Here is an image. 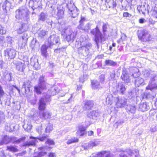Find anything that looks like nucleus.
Returning <instances> with one entry per match:
<instances>
[{
  "mask_svg": "<svg viewBox=\"0 0 157 157\" xmlns=\"http://www.w3.org/2000/svg\"><path fill=\"white\" fill-rule=\"evenodd\" d=\"M32 125L31 124L30 122H28L26 124L25 123L24 125H23V127L25 129L29 132L31 129Z\"/></svg>",
  "mask_w": 157,
  "mask_h": 157,
  "instance_id": "obj_41",
  "label": "nucleus"
},
{
  "mask_svg": "<svg viewBox=\"0 0 157 157\" xmlns=\"http://www.w3.org/2000/svg\"><path fill=\"white\" fill-rule=\"evenodd\" d=\"M85 20V18L83 17H82L81 20L79 21L80 24L78 26V27L80 30L84 31L85 32H88L90 29V24H87L85 26H83V22Z\"/></svg>",
  "mask_w": 157,
  "mask_h": 157,
  "instance_id": "obj_11",
  "label": "nucleus"
},
{
  "mask_svg": "<svg viewBox=\"0 0 157 157\" xmlns=\"http://www.w3.org/2000/svg\"><path fill=\"white\" fill-rule=\"evenodd\" d=\"M78 141V139L76 137H72L70 139L68 140L67 143V144H69L77 142Z\"/></svg>",
  "mask_w": 157,
  "mask_h": 157,
  "instance_id": "obj_43",
  "label": "nucleus"
},
{
  "mask_svg": "<svg viewBox=\"0 0 157 157\" xmlns=\"http://www.w3.org/2000/svg\"><path fill=\"white\" fill-rule=\"evenodd\" d=\"M118 157H127L124 153H121Z\"/></svg>",
  "mask_w": 157,
  "mask_h": 157,
  "instance_id": "obj_63",
  "label": "nucleus"
},
{
  "mask_svg": "<svg viewBox=\"0 0 157 157\" xmlns=\"http://www.w3.org/2000/svg\"><path fill=\"white\" fill-rule=\"evenodd\" d=\"M48 17V14L46 13L42 12L39 16V21H44Z\"/></svg>",
  "mask_w": 157,
  "mask_h": 157,
  "instance_id": "obj_33",
  "label": "nucleus"
},
{
  "mask_svg": "<svg viewBox=\"0 0 157 157\" xmlns=\"http://www.w3.org/2000/svg\"><path fill=\"white\" fill-rule=\"evenodd\" d=\"M29 3H33V7L34 8H37L41 6V2L39 0L30 1Z\"/></svg>",
  "mask_w": 157,
  "mask_h": 157,
  "instance_id": "obj_30",
  "label": "nucleus"
},
{
  "mask_svg": "<svg viewBox=\"0 0 157 157\" xmlns=\"http://www.w3.org/2000/svg\"><path fill=\"white\" fill-rule=\"evenodd\" d=\"M123 16L124 17H131L132 16V15L128 13V12H124L123 14Z\"/></svg>",
  "mask_w": 157,
  "mask_h": 157,
  "instance_id": "obj_56",
  "label": "nucleus"
},
{
  "mask_svg": "<svg viewBox=\"0 0 157 157\" xmlns=\"http://www.w3.org/2000/svg\"><path fill=\"white\" fill-rule=\"evenodd\" d=\"M130 71L132 74V75L133 77L137 78L139 76L140 73L139 70L136 67H132L130 68Z\"/></svg>",
  "mask_w": 157,
  "mask_h": 157,
  "instance_id": "obj_22",
  "label": "nucleus"
},
{
  "mask_svg": "<svg viewBox=\"0 0 157 157\" xmlns=\"http://www.w3.org/2000/svg\"><path fill=\"white\" fill-rule=\"evenodd\" d=\"M40 117L43 119H46L51 117L52 113L49 111L40 112Z\"/></svg>",
  "mask_w": 157,
  "mask_h": 157,
  "instance_id": "obj_20",
  "label": "nucleus"
},
{
  "mask_svg": "<svg viewBox=\"0 0 157 157\" xmlns=\"http://www.w3.org/2000/svg\"><path fill=\"white\" fill-rule=\"evenodd\" d=\"M6 78L7 80L9 81L12 80L13 78L12 74H7L6 76Z\"/></svg>",
  "mask_w": 157,
  "mask_h": 157,
  "instance_id": "obj_49",
  "label": "nucleus"
},
{
  "mask_svg": "<svg viewBox=\"0 0 157 157\" xmlns=\"http://www.w3.org/2000/svg\"><path fill=\"white\" fill-rule=\"evenodd\" d=\"M151 72L148 70H146L143 72L144 75L146 78L149 77L151 74Z\"/></svg>",
  "mask_w": 157,
  "mask_h": 157,
  "instance_id": "obj_47",
  "label": "nucleus"
},
{
  "mask_svg": "<svg viewBox=\"0 0 157 157\" xmlns=\"http://www.w3.org/2000/svg\"><path fill=\"white\" fill-rule=\"evenodd\" d=\"M108 27V25L107 24L103 23L102 26V29L103 30L104 32L106 31Z\"/></svg>",
  "mask_w": 157,
  "mask_h": 157,
  "instance_id": "obj_50",
  "label": "nucleus"
},
{
  "mask_svg": "<svg viewBox=\"0 0 157 157\" xmlns=\"http://www.w3.org/2000/svg\"><path fill=\"white\" fill-rule=\"evenodd\" d=\"M149 109V106L146 102L141 103L139 105V109L142 112L146 111Z\"/></svg>",
  "mask_w": 157,
  "mask_h": 157,
  "instance_id": "obj_21",
  "label": "nucleus"
},
{
  "mask_svg": "<svg viewBox=\"0 0 157 157\" xmlns=\"http://www.w3.org/2000/svg\"><path fill=\"white\" fill-rule=\"evenodd\" d=\"M126 109L127 110L130 112L132 113H134L136 108L135 106H133L131 105H128Z\"/></svg>",
  "mask_w": 157,
  "mask_h": 157,
  "instance_id": "obj_35",
  "label": "nucleus"
},
{
  "mask_svg": "<svg viewBox=\"0 0 157 157\" xmlns=\"http://www.w3.org/2000/svg\"><path fill=\"white\" fill-rule=\"evenodd\" d=\"M30 138L31 139H34V140H33V141L32 142H30V141L26 145H28V146L35 145V144L36 138L35 137H33V136H31V137H30Z\"/></svg>",
  "mask_w": 157,
  "mask_h": 157,
  "instance_id": "obj_46",
  "label": "nucleus"
},
{
  "mask_svg": "<svg viewBox=\"0 0 157 157\" xmlns=\"http://www.w3.org/2000/svg\"><path fill=\"white\" fill-rule=\"evenodd\" d=\"M126 90V88L125 86L122 83H118L117 90L120 92L122 94H123L124 91Z\"/></svg>",
  "mask_w": 157,
  "mask_h": 157,
  "instance_id": "obj_28",
  "label": "nucleus"
},
{
  "mask_svg": "<svg viewBox=\"0 0 157 157\" xmlns=\"http://www.w3.org/2000/svg\"><path fill=\"white\" fill-rule=\"evenodd\" d=\"M13 63L16 66V69L18 71L20 74H23L25 65L24 62H21L19 60L14 61Z\"/></svg>",
  "mask_w": 157,
  "mask_h": 157,
  "instance_id": "obj_7",
  "label": "nucleus"
},
{
  "mask_svg": "<svg viewBox=\"0 0 157 157\" xmlns=\"http://www.w3.org/2000/svg\"><path fill=\"white\" fill-rule=\"evenodd\" d=\"M46 144L48 145H54V141L50 139H48L47 141L46 142Z\"/></svg>",
  "mask_w": 157,
  "mask_h": 157,
  "instance_id": "obj_51",
  "label": "nucleus"
},
{
  "mask_svg": "<svg viewBox=\"0 0 157 157\" xmlns=\"http://www.w3.org/2000/svg\"><path fill=\"white\" fill-rule=\"evenodd\" d=\"M143 82L144 80L142 78H138L135 80V85L136 86H139L143 83Z\"/></svg>",
  "mask_w": 157,
  "mask_h": 157,
  "instance_id": "obj_39",
  "label": "nucleus"
},
{
  "mask_svg": "<svg viewBox=\"0 0 157 157\" xmlns=\"http://www.w3.org/2000/svg\"><path fill=\"white\" fill-rule=\"evenodd\" d=\"M57 92L58 91L55 88L52 87L47 92V95L46 96V98L48 99V98H50L51 95H56Z\"/></svg>",
  "mask_w": 157,
  "mask_h": 157,
  "instance_id": "obj_24",
  "label": "nucleus"
},
{
  "mask_svg": "<svg viewBox=\"0 0 157 157\" xmlns=\"http://www.w3.org/2000/svg\"><path fill=\"white\" fill-rule=\"evenodd\" d=\"M73 97V94H71L70 97V98L68 99V100L65 103H69L71 100V98Z\"/></svg>",
  "mask_w": 157,
  "mask_h": 157,
  "instance_id": "obj_62",
  "label": "nucleus"
},
{
  "mask_svg": "<svg viewBox=\"0 0 157 157\" xmlns=\"http://www.w3.org/2000/svg\"><path fill=\"white\" fill-rule=\"evenodd\" d=\"M91 84L93 88L96 89L100 87V86L99 82L97 80H93L91 82Z\"/></svg>",
  "mask_w": 157,
  "mask_h": 157,
  "instance_id": "obj_40",
  "label": "nucleus"
},
{
  "mask_svg": "<svg viewBox=\"0 0 157 157\" xmlns=\"http://www.w3.org/2000/svg\"><path fill=\"white\" fill-rule=\"evenodd\" d=\"M91 33L95 35V41L96 44L97 48L98 49L99 47L98 45V43L100 40H101L102 39V35L98 28V26H97L95 29H93L91 31Z\"/></svg>",
  "mask_w": 157,
  "mask_h": 157,
  "instance_id": "obj_6",
  "label": "nucleus"
},
{
  "mask_svg": "<svg viewBox=\"0 0 157 157\" xmlns=\"http://www.w3.org/2000/svg\"><path fill=\"white\" fill-rule=\"evenodd\" d=\"M105 64L107 66H114L117 65L116 62L113 61L110 59L106 60L105 62Z\"/></svg>",
  "mask_w": 157,
  "mask_h": 157,
  "instance_id": "obj_38",
  "label": "nucleus"
},
{
  "mask_svg": "<svg viewBox=\"0 0 157 157\" xmlns=\"http://www.w3.org/2000/svg\"><path fill=\"white\" fill-rule=\"evenodd\" d=\"M4 52L5 56L10 59L14 58L16 54V51L14 49L10 48L7 49Z\"/></svg>",
  "mask_w": 157,
  "mask_h": 157,
  "instance_id": "obj_10",
  "label": "nucleus"
},
{
  "mask_svg": "<svg viewBox=\"0 0 157 157\" xmlns=\"http://www.w3.org/2000/svg\"><path fill=\"white\" fill-rule=\"evenodd\" d=\"M113 98L112 95L109 94L106 98V104L107 105H111L112 103Z\"/></svg>",
  "mask_w": 157,
  "mask_h": 157,
  "instance_id": "obj_36",
  "label": "nucleus"
},
{
  "mask_svg": "<svg viewBox=\"0 0 157 157\" xmlns=\"http://www.w3.org/2000/svg\"><path fill=\"white\" fill-rule=\"evenodd\" d=\"M47 137H48V136L46 135H44V136H43L41 137H40V138H37L38 139L40 140L41 141H43V140H45L46 139H47Z\"/></svg>",
  "mask_w": 157,
  "mask_h": 157,
  "instance_id": "obj_55",
  "label": "nucleus"
},
{
  "mask_svg": "<svg viewBox=\"0 0 157 157\" xmlns=\"http://www.w3.org/2000/svg\"><path fill=\"white\" fill-rule=\"evenodd\" d=\"M145 21V20L144 18H141L139 20V22L140 23H143Z\"/></svg>",
  "mask_w": 157,
  "mask_h": 157,
  "instance_id": "obj_64",
  "label": "nucleus"
},
{
  "mask_svg": "<svg viewBox=\"0 0 157 157\" xmlns=\"http://www.w3.org/2000/svg\"><path fill=\"white\" fill-rule=\"evenodd\" d=\"M101 113L97 110H93L90 111L87 114V117L90 120H97L101 115Z\"/></svg>",
  "mask_w": 157,
  "mask_h": 157,
  "instance_id": "obj_9",
  "label": "nucleus"
},
{
  "mask_svg": "<svg viewBox=\"0 0 157 157\" xmlns=\"http://www.w3.org/2000/svg\"><path fill=\"white\" fill-rule=\"evenodd\" d=\"M53 128L52 125L50 123L48 124L46 128V132L47 133L49 132L52 130Z\"/></svg>",
  "mask_w": 157,
  "mask_h": 157,
  "instance_id": "obj_44",
  "label": "nucleus"
},
{
  "mask_svg": "<svg viewBox=\"0 0 157 157\" xmlns=\"http://www.w3.org/2000/svg\"><path fill=\"white\" fill-rule=\"evenodd\" d=\"M127 95L128 97L130 98L137 96L136 91L134 89H131L128 90Z\"/></svg>",
  "mask_w": 157,
  "mask_h": 157,
  "instance_id": "obj_27",
  "label": "nucleus"
},
{
  "mask_svg": "<svg viewBox=\"0 0 157 157\" xmlns=\"http://www.w3.org/2000/svg\"><path fill=\"white\" fill-rule=\"evenodd\" d=\"M94 103L92 101H86L83 106V109L85 110L91 109L94 106Z\"/></svg>",
  "mask_w": 157,
  "mask_h": 157,
  "instance_id": "obj_19",
  "label": "nucleus"
},
{
  "mask_svg": "<svg viewBox=\"0 0 157 157\" xmlns=\"http://www.w3.org/2000/svg\"><path fill=\"white\" fill-rule=\"evenodd\" d=\"M150 77L149 85L147 87V89L152 90L154 88H157V84L155 82V75L151 74Z\"/></svg>",
  "mask_w": 157,
  "mask_h": 157,
  "instance_id": "obj_12",
  "label": "nucleus"
},
{
  "mask_svg": "<svg viewBox=\"0 0 157 157\" xmlns=\"http://www.w3.org/2000/svg\"><path fill=\"white\" fill-rule=\"evenodd\" d=\"M28 29V25L26 24H22L20 27L17 30V33L21 34L23 32L26 31Z\"/></svg>",
  "mask_w": 157,
  "mask_h": 157,
  "instance_id": "obj_25",
  "label": "nucleus"
},
{
  "mask_svg": "<svg viewBox=\"0 0 157 157\" xmlns=\"http://www.w3.org/2000/svg\"><path fill=\"white\" fill-rule=\"evenodd\" d=\"M45 99L44 98H41L39 100V109L40 110H43L45 108L46 104Z\"/></svg>",
  "mask_w": 157,
  "mask_h": 157,
  "instance_id": "obj_23",
  "label": "nucleus"
},
{
  "mask_svg": "<svg viewBox=\"0 0 157 157\" xmlns=\"http://www.w3.org/2000/svg\"><path fill=\"white\" fill-rule=\"evenodd\" d=\"M30 63L35 69L38 70L40 69V67L38 62V59L36 56H33L31 59Z\"/></svg>",
  "mask_w": 157,
  "mask_h": 157,
  "instance_id": "obj_14",
  "label": "nucleus"
},
{
  "mask_svg": "<svg viewBox=\"0 0 157 157\" xmlns=\"http://www.w3.org/2000/svg\"><path fill=\"white\" fill-rule=\"evenodd\" d=\"M10 138L7 136H4L2 140L0 143V145H2L4 144H7L10 141Z\"/></svg>",
  "mask_w": 157,
  "mask_h": 157,
  "instance_id": "obj_37",
  "label": "nucleus"
},
{
  "mask_svg": "<svg viewBox=\"0 0 157 157\" xmlns=\"http://www.w3.org/2000/svg\"><path fill=\"white\" fill-rule=\"evenodd\" d=\"M47 31L43 29H40L38 31V36L41 38H43L47 34Z\"/></svg>",
  "mask_w": 157,
  "mask_h": 157,
  "instance_id": "obj_34",
  "label": "nucleus"
},
{
  "mask_svg": "<svg viewBox=\"0 0 157 157\" xmlns=\"http://www.w3.org/2000/svg\"><path fill=\"white\" fill-rule=\"evenodd\" d=\"M86 76H81L79 78L80 82L82 83L83 82L85 81V79H86Z\"/></svg>",
  "mask_w": 157,
  "mask_h": 157,
  "instance_id": "obj_53",
  "label": "nucleus"
},
{
  "mask_svg": "<svg viewBox=\"0 0 157 157\" xmlns=\"http://www.w3.org/2000/svg\"><path fill=\"white\" fill-rule=\"evenodd\" d=\"M121 78L125 83H128L130 81L129 77L126 70L123 68Z\"/></svg>",
  "mask_w": 157,
  "mask_h": 157,
  "instance_id": "obj_16",
  "label": "nucleus"
},
{
  "mask_svg": "<svg viewBox=\"0 0 157 157\" xmlns=\"http://www.w3.org/2000/svg\"><path fill=\"white\" fill-rule=\"evenodd\" d=\"M42 125H40L38 126L36 128V131L39 134H41L42 133Z\"/></svg>",
  "mask_w": 157,
  "mask_h": 157,
  "instance_id": "obj_48",
  "label": "nucleus"
},
{
  "mask_svg": "<svg viewBox=\"0 0 157 157\" xmlns=\"http://www.w3.org/2000/svg\"><path fill=\"white\" fill-rule=\"evenodd\" d=\"M152 14L156 18H157V11L155 10H154L152 11Z\"/></svg>",
  "mask_w": 157,
  "mask_h": 157,
  "instance_id": "obj_60",
  "label": "nucleus"
},
{
  "mask_svg": "<svg viewBox=\"0 0 157 157\" xmlns=\"http://www.w3.org/2000/svg\"><path fill=\"white\" fill-rule=\"evenodd\" d=\"M100 141L97 140H95L90 141L88 144V148H92L94 146H96L99 144Z\"/></svg>",
  "mask_w": 157,
  "mask_h": 157,
  "instance_id": "obj_26",
  "label": "nucleus"
},
{
  "mask_svg": "<svg viewBox=\"0 0 157 157\" xmlns=\"http://www.w3.org/2000/svg\"><path fill=\"white\" fill-rule=\"evenodd\" d=\"M4 116L3 113L0 111V122L3 120Z\"/></svg>",
  "mask_w": 157,
  "mask_h": 157,
  "instance_id": "obj_61",
  "label": "nucleus"
},
{
  "mask_svg": "<svg viewBox=\"0 0 157 157\" xmlns=\"http://www.w3.org/2000/svg\"><path fill=\"white\" fill-rule=\"evenodd\" d=\"M26 34H24L22 37V39H21L19 43V46L21 48H24L26 44L25 42L27 41V38L26 37Z\"/></svg>",
  "mask_w": 157,
  "mask_h": 157,
  "instance_id": "obj_18",
  "label": "nucleus"
},
{
  "mask_svg": "<svg viewBox=\"0 0 157 157\" xmlns=\"http://www.w3.org/2000/svg\"><path fill=\"white\" fill-rule=\"evenodd\" d=\"M10 3L6 1L3 4L2 8L4 10H5L6 11L9 10L10 9Z\"/></svg>",
  "mask_w": 157,
  "mask_h": 157,
  "instance_id": "obj_42",
  "label": "nucleus"
},
{
  "mask_svg": "<svg viewBox=\"0 0 157 157\" xmlns=\"http://www.w3.org/2000/svg\"><path fill=\"white\" fill-rule=\"evenodd\" d=\"M81 46L78 48V51L80 53H83L84 52L87 53L88 52L89 50L91 47V44L90 43L84 45L81 44Z\"/></svg>",
  "mask_w": 157,
  "mask_h": 157,
  "instance_id": "obj_15",
  "label": "nucleus"
},
{
  "mask_svg": "<svg viewBox=\"0 0 157 157\" xmlns=\"http://www.w3.org/2000/svg\"><path fill=\"white\" fill-rule=\"evenodd\" d=\"M96 155V156L90 157H114V156L109 151H103L100 152Z\"/></svg>",
  "mask_w": 157,
  "mask_h": 157,
  "instance_id": "obj_17",
  "label": "nucleus"
},
{
  "mask_svg": "<svg viewBox=\"0 0 157 157\" xmlns=\"http://www.w3.org/2000/svg\"><path fill=\"white\" fill-rule=\"evenodd\" d=\"M67 6L69 11V13L70 15H71L72 17L75 18L78 15V11L72 1H71L70 3L67 4Z\"/></svg>",
  "mask_w": 157,
  "mask_h": 157,
  "instance_id": "obj_4",
  "label": "nucleus"
},
{
  "mask_svg": "<svg viewBox=\"0 0 157 157\" xmlns=\"http://www.w3.org/2000/svg\"><path fill=\"white\" fill-rule=\"evenodd\" d=\"M64 10L63 9H59L58 10V12L56 15L57 18L60 19H63L64 17Z\"/></svg>",
  "mask_w": 157,
  "mask_h": 157,
  "instance_id": "obj_29",
  "label": "nucleus"
},
{
  "mask_svg": "<svg viewBox=\"0 0 157 157\" xmlns=\"http://www.w3.org/2000/svg\"><path fill=\"white\" fill-rule=\"evenodd\" d=\"M117 101L116 103L117 107H124L127 105V100L124 98H117Z\"/></svg>",
  "mask_w": 157,
  "mask_h": 157,
  "instance_id": "obj_13",
  "label": "nucleus"
},
{
  "mask_svg": "<svg viewBox=\"0 0 157 157\" xmlns=\"http://www.w3.org/2000/svg\"><path fill=\"white\" fill-rule=\"evenodd\" d=\"M61 34L64 39L68 42L73 41L76 36V33L69 27L63 29L61 31Z\"/></svg>",
  "mask_w": 157,
  "mask_h": 157,
  "instance_id": "obj_1",
  "label": "nucleus"
},
{
  "mask_svg": "<svg viewBox=\"0 0 157 157\" xmlns=\"http://www.w3.org/2000/svg\"><path fill=\"white\" fill-rule=\"evenodd\" d=\"M86 128L82 126H80L79 130L77 132V134L78 136H81L84 135Z\"/></svg>",
  "mask_w": 157,
  "mask_h": 157,
  "instance_id": "obj_31",
  "label": "nucleus"
},
{
  "mask_svg": "<svg viewBox=\"0 0 157 157\" xmlns=\"http://www.w3.org/2000/svg\"><path fill=\"white\" fill-rule=\"evenodd\" d=\"M6 31L3 29V28L0 25V33L1 34H4L6 33Z\"/></svg>",
  "mask_w": 157,
  "mask_h": 157,
  "instance_id": "obj_54",
  "label": "nucleus"
},
{
  "mask_svg": "<svg viewBox=\"0 0 157 157\" xmlns=\"http://www.w3.org/2000/svg\"><path fill=\"white\" fill-rule=\"evenodd\" d=\"M7 149L10 151L13 152H16L17 151L18 149L15 147L14 146H8Z\"/></svg>",
  "mask_w": 157,
  "mask_h": 157,
  "instance_id": "obj_45",
  "label": "nucleus"
},
{
  "mask_svg": "<svg viewBox=\"0 0 157 157\" xmlns=\"http://www.w3.org/2000/svg\"><path fill=\"white\" fill-rule=\"evenodd\" d=\"M24 139L25 138H20L15 141H14V143L16 144H18L20 143L21 141H22L23 140H24Z\"/></svg>",
  "mask_w": 157,
  "mask_h": 157,
  "instance_id": "obj_58",
  "label": "nucleus"
},
{
  "mask_svg": "<svg viewBox=\"0 0 157 157\" xmlns=\"http://www.w3.org/2000/svg\"><path fill=\"white\" fill-rule=\"evenodd\" d=\"M49 47L59 43V36L56 34L51 35L48 38Z\"/></svg>",
  "mask_w": 157,
  "mask_h": 157,
  "instance_id": "obj_8",
  "label": "nucleus"
},
{
  "mask_svg": "<svg viewBox=\"0 0 157 157\" xmlns=\"http://www.w3.org/2000/svg\"><path fill=\"white\" fill-rule=\"evenodd\" d=\"M38 155L37 156H35L34 157H41L47 154L46 152H40L38 153Z\"/></svg>",
  "mask_w": 157,
  "mask_h": 157,
  "instance_id": "obj_52",
  "label": "nucleus"
},
{
  "mask_svg": "<svg viewBox=\"0 0 157 157\" xmlns=\"http://www.w3.org/2000/svg\"><path fill=\"white\" fill-rule=\"evenodd\" d=\"M138 37L140 40L144 42L149 41L151 40V35L149 32L145 29L140 32Z\"/></svg>",
  "mask_w": 157,
  "mask_h": 157,
  "instance_id": "obj_2",
  "label": "nucleus"
},
{
  "mask_svg": "<svg viewBox=\"0 0 157 157\" xmlns=\"http://www.w3.org/2000/svg\"><path fill=\"white\" fill-rule=\"evenodd\" d=\"M99 79L100 81L101 82H103L105 79V75H101L99 76Z\"/></svg>",
  "mask_w": 157,
  "mask_h": 157,
  "instance_id": "obj_59",
  "label": "nucleus"
},
{
  "mask_svg": "<svg viewBox=\"0 0 157 157\" xmlns=\"http://www.w3.org/2000/svg\"><path fill=\"white\" fill-rule=\"evenodd\" d=\"M5 94L2 87L0 85V95L1 96H2Z\"/></svg>",
  "mask_w": 157,
  "mask_h": 157,
  "instance_id": "obj_57",
  "label": "nucleus"
},
{
  "mask_svg": "<svg viewBox=\"0 0 157 157\" xmlns=\"http://www.w3.org/2000/svg\"><path fill=\"white\" fill-rule=\"evenodd\" d=\"M48 47L46 45H43L41 48V52L42 55L44 57H46L48 55L47 50Z\"/></svg>",
  "mask_w": 157,
  "mask_h": 157,
  "instance_id": "obj_32",
  "label": "nucleus"
},
{
  "mask_svg": "<svg viewBox=\"0 0 157 157\" xmlns=\"http://www.w3.org/2000/svg\"><path fill=\"white\" fill-rule=\"evenodd\" d=\"M15 17L17 19H28V16L29 14V11L26 8H20L16 10L15 12Z\"/></svg>",
  "mask_w": 157,
  "mask_h": 157,
  "instance_id": "obj_3",
  "label": "nucleus"
},
{
  "mask_svg": "<svg viewBox=\"0 0 157 157\" xmlns=\"http://www.w3.org/2000/svg\"><path fill=\"white\" fill-rule=\"evenodd\" d=\"M46 86V81L44 79V76L43 75L41 76L39 79L38 86L34 87L35 91L38 94H40V89H45Z\"/></svg>",
  "mask_w": 157,
  "mask_h": 157,
  "instance_id": "obj_5",
  "label": "nucleus"
}]
</instances>
